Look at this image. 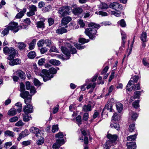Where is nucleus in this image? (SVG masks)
I'll use <instances>...</instances> for the list:
<instances>
[{"label": "nucleus", "instance_id": "43", "mask_svg": "<svg viewBox=\"0 0 149 149\" xmlns=\"http://www.w3.org/2000/svg\"><path fill=\"white\" fill-rule=\"evenodd\" d=\"M19 77H20L21 79H24L26 78L25 73L22 70H19Z\"/></svg>", "mask_w": 149, "mask_h": 149}, {"label": "nucleus", "instance_id": "39", "mask_svg": "<svg viewBox=\"0 0 149 149\" xmlns=\"http://www.w3.org/2000/svg\"><path fill=\"white\" fill-rule=\"evenodd\" d=\"M18 62L19 59L18 58H16L11 61H10L9 63V64L10 65L13 66L18 64Z\"/></svg>", "mask_w": 149, "mask_h": 149}, {"label": "nucleus", "instance_id": "11", "mask_svg": "<svg viewBox=\"0 0 149 149\" xmlns=\"http://www.w3.org/2000/svg\"><path fill=\"white\" fill-rule=\"evenodd\" d=\"M23 111L25 114L31 113L33 111V108L31 104L25 106L23 108Z\"/></svg>", "mask_w": 149, "mask_h": 149}, {"label": "nucleus", "instance_id": "12", "mask_svg": "<svg viewBox=\"0 0 149 149\" xmlns=\"http://www.w3.org/2000/svg\"><path fill=\"white\" fill-rule=\"evenodd\" d=\"M71 18L70 17L67 16L63 17L61 20L62 26H65V27H67V24L71 21Z\"/></svg>", "mask_w": 149, "mask_h": 149}, {"label": "nucleus", "instance_id": "33", "mask_svg": "<svg viewBox=\"0 0 149 149\" xmlns=\"http://www.w3.org/2000/svg\"><path fill=\"white\" fill-rule=\"evenodd\" d=\"M36 25L38 28L43 29L45 27V24L42 21L38 22L36 23Z\"/></svg>", "mask_w": 149, "mask_h": 149}, {"label": "nucleus", "instance_id": "30", "mask_svg": "<svg viewBox=\"0 0 149 149\" xmlns=\"http://www.w3.org/2000/svg\"><path fill=\"white\" fill-rule=\"evenodd\" d=\"M67 30L64 28H60L56 30V32L58 34H62L67 32Z\"/></svg>", "mask_w": 149, "mask_h": 149}, {"label": "nucleus", "instance_id": "41", "mask_svg": "<svg viewBox=\"0 0 149 149\" xmlns=\"http://www.w3.org/2000/svg\"><path fill=\"white\" fill-rule=\"evenodd\" d=\"M4 134L5 135L7 136H10L13 137L14 136V133L13 132L8 130L4 132Z\"/></svg>", "mask_w": 149, "mask_h": 149}, {"label": "nucleus", "instance_id": "52", "mask_svg": "<svg viewBox=\"0 0 149 149\" xmlns=\"http://www.w3.org/2000/svg\"><path fill=\"white\" fill-rule=\"evenodd\" d=\"M118 23L122 27H125L126 26L125 22L123 19H122L120 22H118Z\"/></svg>", "mask_w": 149, "mask_h": 149}, {"label": "nucleus", "instance_id": "5", "mask_svg": "<svg viewBox=\"0 0 149 149\" xmlns=\"http://www.w3.org/2000/svg\"><path fill=\"white\" fill-rule=\"evenodd\" d=\"M55 137L58 138L55 143L54 144L53 148L54 149H56L60 147L61 145L65 143L64 139L63 138L64 135L62 132H60L56 134Z\"/></svg>", "mask_w": 149, "mask_h": 149}, {"label": "nucleus", "instance_id": "63", "mask_svg": "<svg viewBox=\"0 0 149 149\" xmlns=\"http://www.w3.org/2000/svg\"><path fill=\"white\" fill-rule=\"evenodd\" d=\"M49 52H58V50L56 47L54 46L52 47L49 50Z\"/></svg>", "mask_w": 149, "mask_h": 149}, {"label": "nucleus", "instance_id": "61", "mask_svg": "<svg viewBox=\"0 0 149 149\" xmlns=\"http://www.w3.org/2000/svg\"><path fill=\"white\" fill-rule=\"evenodd\" d=\"M138 117V115L137 113L134 112L132 113V118L133 120H135Z\"/></svg>", "mask_w": 149, "mask_h": 149}, {"label": "nucleus", "instance_id": "59", "mask_svg": "<svg viewBox=\"0 0 149 149\" xmlns=\"http://www.w3.org/2000/svg\"><path fill=\"white\" fill-rule=\"evenodd\" d=\"M88 41V40H86L84 38H81L79 40V42L83 44L87 43Z\"/></svg>", "mask_w": 149, "mask_h": 149}, {"label": "nucleus", "instance_id": "23", "mask_svg": "<svg viewBox=\"0 0 149 149\" xmlns=\"http://www.w3.org/2000/svg\"><path fill=\"white\" fill-rule=\"evenodd\" d=\"M116 107L118 112L120 113L123 109V105L120 102L116 103Z\"/></svg>", "mask_w": 149, "mask_h": 149}, {"label": "nucleus", "instance_id": "64", "mask_svg": "<svg viewBox=\"0 0 149 149\" xmlns=\"http://www.w3.org/2000/svg\"><path fill=\"white\" fill-rule=\"evenodd\" d=\"M79 24L81 27H84L85 26V24L83 20L81 19H79L78 21Z\"/></svg>", "mask_w": 149, "mask_h": 149}, {"label": "nucleus", "instance_id": "22", "mask_svg": "<svg viewBox=\"0 0 149 149\" xmlns=\"http://www.w3.org/2000/svg\"><path fill=\"white\" fill-rule=\"evenodd\" d=\"M146 38V33L145 32H143L141 35L140 38L141 40L143 42H146L147 41Z\"/></svg>", "mask_w": 149, "mask_h": 149}, {"label": "nucleus", "instance_id": "3", "mask_svg": "<svg viewBox=\"0 0 149 149\" xmlns=\"http://www.w3.org/2000/svg\"><path fill=\"white\" fill-rule=\"evenodd\" d=\"M34 72L37 75L41 76L45 82H46L53 77V76L50 74L48 70L46 69L43 70L41 72L37 68H35Z\"/></svg>", "mask_w": 149, "mask_h": 149}, {"label": "nucleus", "instance_id": "47", "mask_svg": "<svg viewBox=\"0 0 149 149\" xmlns=\"http://www.w3.org/2000/svg\"><path fill=\"white\" fill-rule=\"evenodd\" d=\"M139 100H137L134 102L132 104V105L136 109L137 108L139 107Z\"/></svg>", "mask_w": 149, "mask_h": 149}, {"label": "nucleus", "instance_id": "56", "mask_svg": "<svg viewBox=\"0 0 149 149\" xmlns=\"http://www.w3.org/2000/svg\"><path fill=\"white\" fill-rule=\"evenodd\" d=\"M114 89L113 86L112 85L109 88L108 90V93H107L106 95V96H108L109 95L110 93L112 92V91Z\"/></svg>", "mask_w": 149, "mask_h": 149}, {"label": "nucleus", "instance_id": "29", "mask_svg": "<svg viewBox=\"0 0 149 149\" xmlns=\"http://www.w3.org/2000/svg\"><path fill=\"white\" fill-rule=\"evenodd\" d=\"M27 56L29 58L33 59L36 57V53L34 51H31L28 53Z\"/></svg>", "mask_w": 149, "mask_h": 149}, {"label": "nucleus", "instance_id": "13", "mask_svg": "<svg viewBox=\"0 0 149 149\" xmlns=\"http://www.w3.org/2000/svg\"><path fill=\"white\" fill-rule=\"evenodd\" d=\"M110 8L114 9L116 11L117 10L118 8L122 9V6L121 4H119L118 3L116 2H113L111 3L109 5Z\"/></svg>", "mask_w": 149, "mask_h": 149}, {"label": "nucleus", "instance_id": "32", "mask_svg": "<svg viewBox=\"0 0 149 149\" xmlns=\"http://www.w3.org/2000/svg\"><path fill=\"white\" fill-rule=\"evenodd\" d=\"M121 34L122 35L123 45L124 46L125 42V40L127 37V36L125 33L123 31L121 32Z\"/></svg>", "mask_w": 149, "mask_h": 149}, {"label": "nucleus", "instance_id": "2", "mask_svg": "<svg viewBox=\"0 0 149 149\" xmlns=\"http://www.w3.org/2000/svg\"><path fill=\"white\" fill-rule=\"evenodd\" d=\"M65 47H61V50L63 53L67 57L66 59L69 58L70 56V54H74L76 53V49L71 45L69 42H66L65 43Z\"/></svg>", "mask_w": 149, "mask_h": 149}, {"label": "nucleus", "instance_id": "35", "mask_svg": "<svg viewBox=\"0 0 149 149\" xmlns=\"http://www.w3.org/2000/svg\"><path fill=\"white\" fill-rule=\"evenodd\" d=\"M48 71L49 72V73L52 75L53 77L54 76L53 74H55L57 72V70L54 68H50L49 69V70Z\"/></svg>", "mask_w": 149, "mask_h": 149}, {"label": "nucleus", "instance_id": "62", "mask_svg": "<svg viewBox=\"0 0 149 149\" xmlns=\"http://www.w3.org/2000/svg\"><path fill=\"white\" fill-rule=\"evenodd\" d=\"M33 82L34 85L36 86H40V82L36 78H34Z\"/></svg>", "mask_w": 149, "mask_h": 149}, {"label": "nucleus", "instance_id": "10", "mask_svg": "<svg viewBox=\"0 0 149 149\" xmlns=\"http://www.w3.org/2000/svg\"><path fill=\"white\" fill-rule=\"evenodd\" d=\"M29 11L27 13V15L29 17L35 15V12L37 10V8L34 5H31L29 6Z\"/></svg>", "mask_w": 149, "mask_h": 149}, {"label": "nucleus", "instance_id": "18", "mask_svg": "<svg viewBox=\"0 0 149 149\" xmlns=\"http://www.w3.org/2000/svg\"><path fill=\"white\" fill-rule=\"evenodd\" d=\"M26 46V44L23 42H19V50L22 51V52L25 51V47Z\"/></svg>", "mask_w": 149, "mask_h": 149}, {"label": "nucleus", "instance_id": "7", "mask_svg": "<svg viewBox=\"0 0 149 149\" xmlns=\"http://www.w3.org/2000/svg\"><path fill=\"white\" fill-rule=\"evenodd\" d=\"M71 8L69 6H62L60 7L58 10V13L59 16L62 17L65 16L69 15Z\"/></svg>", "mask_w": 149, "mask_h": 149}, {"label": "nucleus", "instance_id": "45", "mask_svg": "<svg viewBox=\"0 0 149 149\" xmlns=\"http://www.w3.org/2000/svg\"><path fill=\"white\" fill-rule=\"evenodd\" d=\"M110 126L111 128H114L117 130L119 129V125L117 123L111 124Z\"/></svg>", "mask_w": 149, "mask_h": 149}, {"label": "nucleus", "instance_id": "42", "mask_svg": "<svg viewBox=\"0 0 149 149\" xmlns=\"http://www.w3.org/2000/svg\"><path fill=\"white\" fill-rule=\"evenodd\" d=\"M108 7V5L106 3H101L99 6V8L102 9H106Z\"/></svg>", "mask_w": 149, "mask_h": 149}, {"label": "nucleus", "instance_id": "34", "mask_svg": "<svg viewBox=\"0 0 149 149\" xmlns=\"http://www.w3.org/2000/svg\"><path fill=\"white\" fill-rule=\"evenodd\" d=\"M44 44H45L47 47H50L52 45L53 42L52 41L49 39L44 40Z\"/></svg>", "mask_w": 149, "mask_h": 149}, {"label": "nucleus", "instance_id": "1", "mask_svg": "<svg viewBox=\"0 0 149 149\" xmlns=\"http://www.w3.org/2000/svg\"><path fill=\"white\" fill-rule=\"evenodd\" d=\"M88 28L85 29V33L90 39L93 40L96 37L97 29L100 27V25L91 22L88 25Z\"/></svg>", "mask_w": 149, "mask_h": 149}, {"label": "nucleus", "instance_id": "28", "mask_svg": "<svg viewBox=\"0 0 149 149\" xmlns=\"http://www.w3.org/2000/svg\"><path fill=\"white\" fill-rule=\"evenodd\" d=\"M23 115V120L25 122H28L30 120V118L31 119V117H29L28 116V114L26 113L24 114H22Z\"/></svg>", "mask_w": 149, "mask_h": 149}, {"label": "nucleus", "instance_id": "24", "mask_svg": "<svg viewBox=\"0 0 149 149\" xmlns=\"http://www.w3.org/2000/svg\"><path fill=\"white\" fill-rule=\"evenodd\" d=\"M36 42V39H33L29 45V48L30 50L33 49L35 47Z\"/></svg>", "mask_w": 149, "mask_h": 149}, {"label": "nucleus", "instance_id": "6", "mask_svg": "<svg viewBox=\"0 0 149 149\" xmlns=\"http://www.w3.org/2000/svg\"><path fill=\"white\" fill-rule=\"evenodd\" d=\"M107 138L109 139L107 141L106 144L104 145V148L106 149L109 148V146H111L115 145V141L117 139L118 136L116 134L112 135L109 134L107 135Z\"/></svg>", "mask_w": 149, "mask_h": 149}, {"label": "nucleus", "instance_id": "15", "mask_svg": "<svg viewBox=\"0 0 149 149\" xmlns=\"http://www.w3.org/2000/svg\"><path fill=\"white\" fill-rule=\"evenodd\" d=\"M83 11L82 9L80 7H76L73 8L72 10V13L75 15L81 14Z\"/></svg>", "mask_w": 149, "mask_h": 149}, {"label": "nucleus", "instance_id": "38", "mask_svg": "<svg viewBox=\"0 0 149 149\" xmlns=\"http://www.w3.org/2000/svg\"><path fill=\"white\" fill-rule=\"evenodd\" d=\"M137 134H135L134 135L128 136L127 137V140L129 141H133L136 139Z\"/></svg>", "mask_w": 149, "mask_h": 149}, {"label": "nucleus", "instance_id": "19", "mask_svg": "<svg viewBox=\"0 0 149 149\" xmlns=\"http://www.w3.org/2000/svg\"><path fill=\"white\" fill-rule=\"evenodd\" d=\"M17 111L16 109L12 108L8 112V115L12 116L15 115L17 113Z\"/></svg>", "mask_w": 149, "mask_h": 149}, {"label": "nucleus", "instance_id": "58", "mask_svg": "<svg viewBox=\"0 0 149 149\" xmlns=\"http://www.w3.org/2000/svg\"><path fill=\"white\" fill-rule=\"evenodd\" d=\"M45 58H41L39 59L38 62V64L40 65H41L45 63Z\"/></svg>", "mask_w": 149, "mask_h": 149}, {"label": "nucleus", "instance_id": "31", "mask_svg": "<svg viewBox=\"0 0 149 149\" xmlns=\"http://www.w3.org/2000/svg\"><path fill=\"white\" fill-rule=\"evenodd\" d=\"M96 85V84L95 83H94L93 84L91 83H90L89 84L87 85V86L86 88L87 89H89L91 87V90H92L91 92H92L94 90V89Z\"/></svg>", "mask_w": 149, "mask_h": 149}, {"label": "nucleus", "instance_id": "54", "mask_svg": "<svg viewBox=\"0 0 149 149\" xmlns=\"http://www.w3.org/2000/svg\"><path fill=\"white\" fill-rule=\"evenodd\" d=\"M141 92L139 91H135L134 93V96L135 98H139L140 97Z\"/></svg>", "mask_w": 149, "mask_h": 149}, {"label": "nucleus", "instance_id": "37", "mask_svg": "<svg viewBox=\"0 0 149 149\" xmlns=\"http://www.w3.org/2000/svg\"><path fill=\"white\" fill-rule=\"evenodd\" d=\"M19 76V72L17 71L16 72H14L13 76V79L14 81H17L18 80V76Z\"/></svg>", "mask_w": 149, "mask_h": 149}, {"label": "nucleus", "instance_id": "44", "mask_svg": "<svg viewBox=\"0 0 149 149\" xmlns=\"http://www.w3.org/2000/svg\"><path fill=\"white\" fill-rule=\"evenodd\" d=\"M44 39H42L39 40L37 43V45L39 47H42L44 44Z\"/></svg>", "mask_w": 149, "mask_h": 149}, {"label": "nucleus", "instance_id": "4", "mask_svg": "<svg viewBox=\"0 0 149 149\" xmlns=\"http://www.w3.org/2000/svg\"><path fill=\"white\" fill-rule=\"evenodd\" d=\"M3 51L6 55H8L7 59L9 60H12L14 58L15 56L18 54V51L13 48H8L5 47L3 48Z\"/></svg>", "mask_w": 149, "mask_h": 149}, {"label": "nucleus", "instance_id": "55", "mask_svg": "<svg viewBox=\"0 0 149 149\" xmlns=\"http://www.w3.org/2000/svg\"><path fill=\"white\" fill-rule=\"evenodd\" d=\"M30 90V93L31 94V95L32 96L36 92V90L33 86H32Z\"/></svg>", "mask_w": 149, "mask_h": 149}, {"label": "nucleus", "instance_id": "48", "mask_svg": "<svg viewBox=\"0 0 149 149\" xmlns=\"http://www.w3.org/2000/svg\"><path fill=\"white\" fill-rule=\"evenodd\" d=\"M58 125H53L52 127V131L53 133L58 131Z\"/></svg>", "mask_w": 149, "mask_h": 149}, {"label": "nucleus", "instance_id": "25", "mask_svg": "<svg viewBox=\"0 0 149 149\" xmlns=\"http://www.w3.org/2000/svg\"><path fill=\"white\" fill-rule=\"evenodd\" d=\"M49 62L52 64L55 65H58L61 63L59 61L54 59L50 60L49 61Z\"/></svg>", "mask_w": 149, "mask_h": 149}, {"label": "nucleus", "instance_id": "26", "mask_svg": "<svg viewBox=\"0 0 149 149\" xmlns=\"http://www.w3.org/2000/svg\"><path fill=\"white\" fill-rule=\"evenodd\" d=\"M28 134L29 131L27 130H25L19 135V138L21 139L23 137L27 136Z\"/></svg>", "mask_w": 149, "mask_h": 149}, {"label": "nucleus", "instance_id": "50", "mask_svg": "<svg viewBox=\"0 0 149 149\" xmlns=\"http://www.w3.org/2000/svg\"><path fill=\"white\" fill-rule=\"evenodd\" d=\"M40 137V139L37 141V143L38 145H41L44 142V139L42 136Z\"/></svg>", "mask_w": 149, "mask_h": 149}, {"label": "nucleus", "instance_id": "60", "mask_svg": "<svg viewBox=\"0 0 149 149\" xmlns=\"http://www.w3.org/2000/svg\"><path fill=\"white\" fill-rule=\"evenodd\" d=\"M142 63L145 66L147 67H149V63L146 61V58H144L143 59Z\"/></svg>", "mask_w": 149, "mask_h": 149}, {"label": "nucleus", "instance_id": "17", "mask_svg": "<svg viewBox=\"0 0 149 149\" xmlns=\"http://www.w3.org/2000/svg\"><path fill=\"white\" fill-rule=\"evenodd\" d=\"M127 146L128 149H135L136 147V143L134 142H127Z\"/></svg>", "mask_w": 149, "mask_h": 149}, {"label": "nucleus", "instance_id": "49", "mask_svg": "<svg viewBox=\"0 0 149 149\" xmlns=\"http://www.w3.org/2000/svg\"><path fill=\"white\" fill-rule=\"evenodd\" d=\"M135 130V124L133 123L131 124L129 128V131L130 132H132Z\"/></svg>", "mask_w": 149, "mask_h": 149}, {"label": "nucleus", "instance_id": "20", "mask_svg": "<svg viewBox=\"0 0 149 149\" xmlns=\"http://www.w3.org/2000/svg\"><path fill=\"white\" fill-rule=\"evenodd\" d=\"M113 104L111 102H108L106 105L103 110L107 109L110 112H111L112 110Z\"/></svg>", "mask_w": 149, "mask_h": 149}, {"label": "nucleus", "instance_id": "36", "mask_svg": "<svg viewBox=\"0 0 149 149\" xmlns=\"http://www.w3.org/2000/svg\"><path fill=\"white\" fill-rule=\"evenodd\" d=\"M32 95L29 96L28 97L24 99V102L25 104L27 105L31 103V101Z\"/></svg>", "mask_w": 149, "mask_h": 149}, {"label": "nucleus", "instance_id": "40", "mask_svg": "<svg viewBox=\"0 0 149 149\" xmlns=\"http://www.w3.org/2000/svg\"><path fill=\"white\" fill-rule=\"evenodd\" d=\"M52 9V7L51 5H49L42 9V11L44 12L50 11Z\"/></svg>", "mask_w": 149, "mask_h": 149}, {"label": "nucleus", "instance_id": "57", "mask_svg": "<svg viewBox=\"0 0 149 149\" xmlns=\"http://www.w3.org/2000/svg\"><path fill=\"white\" fill-rule=\"evenodd\" d=\"M74 45L77 49H84L85 47V46H83L77 43L74 44Z\"/></svg>", "mask_w": 149, "mask_h": 149}, {"label": "nucleus", "instance_id": "27", "mask_svg": "<svg viewBox=\"0 0 149 149\" xmlns=\"http://www.w3.org/2000/svg\"><path fill=\"white\" fill-rule=\"evenodd\" d=\"M120 115H118L117 113H115L112 117V120H114V121H118L120 119Z\"/></svg>", "mask_w": 149, "mask_h": 149}, {"label": "nucleus", "instance_id": "14", "mask_svg": "<svg viewBox=\"0 0 149 149\" xmlns=\"http://www.w3.org/2000/svg\"><path fill=\"white\" fill-rule=\"evenodd\" d=\"M30 132L35 134L36 137H39L40 134V133L39 130L37 127H32L30 129Z\"/></svg>", "mask_w": 149, "mask_h": 149}, {"label": "nucleus", "instance_id": "53", "mask_svg": "<svg viewBox=\"0 0 149 149\" xmlns=\"http://www.w3.org/2000/svg\"><path fill=\"white\" fill-rule=\"evenodd\" d=\"M76 120L77 123V124L79 126L81 124V116L80 115H78L76 118Z\"/></svg>", "mask_w": 149, "mask_h": 149}, {"label": "nucleus", "instance_id": "16", "mask_svg": "<svg viewBox=\"0 0 149 149\" xmlns=\"http://www.w3.org/2000/svg\"><path fill=\"white\" fill-rule=\"evenodd\" d=\"M92 108L91 104L85 105L82 107V111L85 112L91 111Z\"/></svg>", "mask_w": 149, "mask_h": 149}, {"label": "nucleus", "instance_id": "8", "mask_svg": "<svg viewBox=\"0 0 149 149\" xmlns=\"http://www.w3.org/2000/svg\"><path fill=\"white\" fill-rule=\"evenodd\" d=\"M139 78L138 76L135 75L133 77L132 79V80H130L127 86H126L127 90L129 91H132L134 87L132 86L131 87H130L132 85V82H134V83H137L138 81V80Z\"/></svg>", "mask_w": 149, "mask_h": 149}, {"label": "nucleus", "instance_id": "51", "mask_svg": "<svg viewBox=\"0 0 149 149\" xmlns=\"http://www.w3.org/2000/svg\"><path fill=\"white\" fill-rule=\"evenodd\" d=\"M26 8H24L22 10L19 12V18L22 17L24 16V13L26 11Z\"/></svg>", "mask_w": 149, "mask_h": 149}, {"label": "nucleus", "instance_id": "46", "mask_svg": "<svg viewBox=\"0 0 149 149\" xmlns=\"http://www.w3.org/2000/svg\"><path fill=\"white\" fill-rule=\"evenodd\" d=\"M9 30L10 29L7 27V28L4 29L1 32V34L3 36L7 35L8 33Z\"/></svg>", "mask_w": 149, "mask_h": 149}, {"label": "nucleus", "instance_id": "9", "mask_svg": "<svg viewBox=\"0 0 149 149\" xmlns=\"http://www.w3.org/2000/svg\"><path fill=\"white\" fill-rule=\"evenodd\" d=\"M18 25L17 22H11L9 23L8 27L10 30H13L14 32H17L19 30Z\"/></svg>", "mask_w": 149, "mask_h": 149}, {"label": "nucleus", "instance_id": "21", "mask_svg": "<svg viewBox=\"0 0 149 149\" xmlns=\"http://www.w3.org/2000/svg\"><path fill=\"white\" fill-rule=\"evenodd\" d=\"M30 95H31L29 94V92L27 91L22 92L20 94V96L24 99L26 98Z\"/></svg>", "mask_w": 149, "mask_h": 149}]
</instances>
